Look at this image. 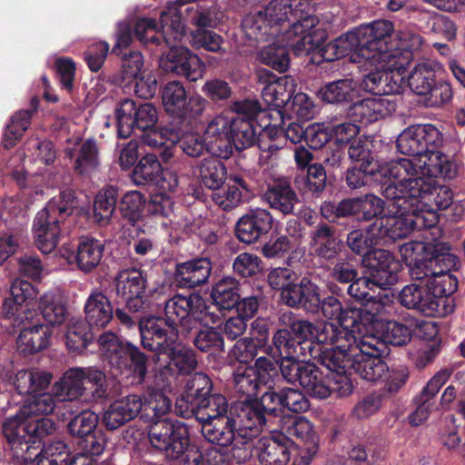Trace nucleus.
Masks as SVG:
<instances>
[{
    "label": "nucleus",
    "mask_w": 465,
    "mask_h": 465,
    "mask_svg": "<svg viewBox=\"0 0 465 465\" xmlns=\"http://www.w3.org/2000/svg\"><path fill=\"white\" fill-rule=\"evenodd\" d=\"M238 282L232 277L218 281L212 288L211 298L220 311H229L235 307L239 294Z\"/></svg>",
    "instance_id": "obj_52"
},
{
    "label": "nucleus",
    "mask_w": 465,
    "mask_h": 465,
    "mask_svg": "<svg viewBox=\"0 0 465 465\" xmlns=\"http://www.w3.org/2000/svg\"><path fill=\"white\" fill-rule=\"evenodd\" d=\"M358 83L351 78L339 79L322 85L319 97L327 104L350 103L359 96Z\"/></svg>",
    "instance_id": "obj_42"
},
{
    "label": "nucleus",
    "mask_w": 465,
    "mask_h": 465,
    "mask_svg": "<svg viewBox=\"0 0 465 465\" xmlns=\"http://www.w3.org/2000/svg\"><path fill=\"white\" fill-rule=\"evenodd\" d=\"M88 322L80 318H72L66 324L65 344L71 351L80 352L94 340Z\"/></svg>",
    "instance_id": "obj_50"
},
{
    "label": "nucleus",
    "mask_w": 465,
    "mask_h": 465,
    "mask_svg": "<svg viewBox=\"0 0 465 465\" xmlns=\"http://www.w3.org/2000/svg\"><path fill=\"white\" fill-rule=\"evenodd\" d=\"M190 19L197 26H215L219 18L203 5V0H176L168 4L161 13L159 31L156 23L151 18H139L134 25L136 37L143 44H160L157 36L161 33L170 50L163 54L159 61L160 67L165 73L175 75L180 65L185 61L189 49L178 45L185 35L184 20Z\"/></svg>",
    "instance_id": "obj_1"
},
{
    "label": "nucleus",
    "mask_w": 465,
    "mask_h": 465,
    "mask_svg": "<svg viewBox=\"0 0 465 465\" xmlns=\"http://www.w3.org/2000/svg\"><path fill=\"white\" fill-rule=\"evenodd\" d=\"M239 404H257L256 409L262 418V430L263 427H270L268 423L272 422V420L277 418V407L282 406V390L280 393L272 391H265L260 400H244L240 401Z\"/></svg>",
    "instance_id": "obj_57"
},
{
    "label": "nucleus",
    "mask_w": 465,
    "mask_h": 465,
    "mask_svg": "<svg viewBox=\"0 0 465 465\" xmlns=\"http://www.w3.org/2000/svg\"><path fill=\"white\" fill-rule=\"evenodd\" d=\"M143 401L141 396L129 394L113 401L102 416L103 424L111 430L133 420L141 412Z\"/></svg>",
    "instance_id": "obj_34"
},
{
    "label": "nucleus",
    "mask_w": 465,
    "mask_h": 465,
    "mask_svg": "<svg viewBox=\"0 0 465 465\" xmlns=\"http://www.w3.org/2000/svg\"><path fill=\"white\" fill-rule=\"evenodd\" d=\"M143 401L141 396L129 394L113 401L102 416L103 424L111 430L133 420L141 412Z\"/></svg>",
    "instance_id": "obj_35"
},
{
    "label": "nucleus",
    "mask_w": 465,
    "mask_h": 465,
    "mask_svg": "<svg viewBox=\"0 0 465 465\" xmlns=\"http://www.w3.org/2000/svg\"><path fill=\"white\" fill-rule=\"evenodd\" d=\"M39 310L50 325H59L66 318V308L61 296L54 292H45L40 297Z\"/></svg>",
    "instance_id": "obj_59"
},
{
    "label": "nucleus",
    "mask_w": 465,
    "mask_h": 465,
    "mask_svg": "<svg viewBox=\"0 0 465 465\" xmlns=\"http://www.w3.org/2000/svg\"><path fill=\"white\" fill-rule=\"evenodd\" d=\"M31 455L33 459L27 462L35 460L36 465H67L69 448L64 441L55 440L45 446L40 452H31Z\"/></svg>",
    "instance_id": "obj_60"
},
{
    "label": "nucleus",
    "mask_w": 465,
    "mask_h": 465,
    "mask_svg": "<svg viewBox=\"0 0 465 465\" xmlns=\"http://www.w3.org/2000/svg\"><path fill=\"white\" fill-rule=\"evenodd\" d=\"M55 407L56 401L53 394L39 391L30 396L17 413H20L21 417L49 415L53 413Z\"/></svg>",
    "instance_id": "obj_63"
},
{
    "label": "nucleus",
    "mask_w": 465,
    "mask_h": 465,
    "mask_svg": "<svg viewBox=\"0 0 465 465\" xmlns=\"http://www.w3.org/2000/svg\"><path fill=\"white\" fill-rule=\"evenodd\" d=\"M383 342L373 333L360 334L343 348L329 349L321 355L328 370L351 368L366 381L377 382L387 376L388 366L381 360Z\"/></svg>",
    "instance_id": "obj_2"
},
{
    "label": "nucleus",
    "mask_w": 465,
    "mask_h": 465,
    "mask_svg": "<svg viewBox=\"0 0 465 465\" xmlns=\"http://www.w3.org/2000/svg\"><path fill=\"white\" fill-rule=\"evenodd\" d=\"M309 0H273L257 13L247 15L242 23L245 37L267 42L270 36L284 35L299 20L309 16Z\"/></svg>",
    "instance_id": "obj_3"
},
{
    "label": "nucleus",
    "mask_w": 465,
    "mask_h": 465,
    "mask_svg": "<svg viewBox=\"0 0 465 465\" xmlns=\"http://www.w3.org/2000/svg\"><path fill=\"white\" fill-rule=\"evenodd\" d=\"M35 312L28 311L25 316L18 315L15 322L24 326L17 337V350L24 355L35 353L47 347L51 337L48 325L40 322L39 319L34 320Z\"/></svg>",
    "instance_id": "obj_27"
},
{
    "label": "nucleus",
    "mask_w": 465,
    "mask_h": 465,
    "mask_svg": "<svg viewBox=\"0 0 465 465\" xmlns=\"http://www.w3.org/2000/svg\"><path fill=\"white\" fill-rule=\"evenodd\" d=\"M376 22L389 24L390 30L377 38V42L371 43V59L378 62L381 67L406 72L407 66L413 59V53L419 51L423 44L421 35L415 28L405 26L392 36L393 25L391 21L377 20ZM365 53L369 54L370 51L365 49Z\"/></svg>",
    "instance_id": "obj_10"
},
{
    "label": "nucleus",
    "mask_w": 465,
    "mask_h": 465,
    "mask_svg": "<svg viewBox=\"0 0 465 465\" xmlns=\"http://www.w3.org/2000/svg\"><path fill=\"white\" fill-rule=\"evenodd\" d=\"M400 198L387 199V213L371 225V233L380 241L387 238L396 241L409 236L414 231L412 220L407 212L398 208L393 212L392 205L400 203Z\"/></svg>",
    "instance_id": "obj_25"
},
{
    "label": "nucleus",
    "mask_w": 465,
    "mask_h": 465,
    "mask_svg": "<svg viewBox=\"0 0 465 465\" xmlns=\"http://www.w3.org/2000/svg\"><path fill=\"white\" fill-rule=\"evenodd\" d=\"M85 321L92 326L105 327L113 318V307L109 299L99 291H93L84 305Z\"/></svg>",
    "instance_id": "obj_45"
},
{
    "label": "nucleus",
    "mask_w": 465,
    "mask_h": 465,
    "mask_svg": "<svg viewBox=\"0 0 465 465\" xmlns=\"http://www.w3.org/2000/svg\"><path fill=\"white\" fill-rule=\"evenodd\" d=\"M310 238L311 250L315 255L325 260L332 259L336 255L338 244L327 224H319L311 232Z\"/></svg>",
    "instance_id": "obj_55"
},
{
    "label": "nucleus",
    "mask_w": 465,
    "mask_h": 465,
    "mask_svg": "<svg viewBox=\"0 0 465 465\" xmlns=\"http://www.w3.org/2000/svg\"><path fill=\"white\" fill-rule=\"evenodd\" d=\"M117 134L119 137H129L134 129L150 130L158 121L157 108L152 103L136 105L132 99H124L115 107Z\"/></svg>",
    "instance_id": "obj_21"
},
{
    "label": "nucleus",
    "mask_w": 465,
    "mask_h": 465,
    "mask_svg": "<svg viewBox=\"0 0 465 465\" xmlns=\"http://www.w3.org/2000/svg\"><path fill=\"white\" fill-rule=\"evenodd\" d=\"M381 172L385 176L393 177L390 184H404L411 180H420L419 183H429L431 192L434 183L432 178L454 179L458 174V165L448 155L438 151V148L430 147L418 162L392 160Z\"/></svg>",
    "instance_id": "obj_6"
},
{
    "label": "nucleus",
    "mask_w": 465,
    "mask_h": 465,
    "mask_svg": "<svg viewBox=\"0 0 465 465\" xmlns=\"http://www.w3.org/2000/svg\"><path fill=\"white\" fill-rule=\"evenodd\" d=\"M254 448L259 460L264 465H286L291 460L293 441L276 432L259 439Z\"/></svg>",
    "instance_id": "obj_31"
},
{
    "label": "nucleus",
    "mask_w": 465,
    "mask_h": 465,
    "mask_svg": "<svg viewBox=\"0 0 465 465\" xmlns=\"http://www.w3.org/2000/svg\"><path fill=\"white\" fill-rule=\"evenodd\" d=\"M279 434H283L289 439L291 437L301 440L303 446H319L318 436L316 435L312 422L302 416L288 415L279 419Z\"/></svg>",
    "instance_id": "obj_41"
},
{
    "label": "nucleus",
    "mask_w": 465,
    "mask_h": 465,
    "mask_svg": "<svg viewBox=\"0 0 465 465\" xmlns=\"http://www.w3.org/2000/svg\"><path fill=\"white\" fill-rule=\"evenodd\" d=\"M143 401L141 396L129 394L113 401L102 416L103 424L111 430L133 420L141 412Z\"/></svg>",
    "instance_id": "obj_33"
},
{
    "label": "nucleus",
    "mask_w": 465,
    "mask_h": 465,
    "mask_svg": "<svg viewBox=\"0 0 465 465\" xmlns=\"http://www.w3.org/2000/svg\"><path fill=\"white\" fill-rule=\"evenodd\" d=\"M257 81L263 85L262 98L268 107H272L268 116L282 120V108L291 99L296 89V83L292 76H277L265 68L256 72Z\"/></svg>",
    "instance_id": "obj_20"
},
{
    "label": "nucleus",
    "mask_w": 465,
    "mask_h": 465,
    "mask_svg": "<svg viewBox=\"0 0 465 465\" xmlns=\"http://www.w3.org/2000/svg\"><path fill=\"white\" fill-rule=\"evenodd\" d=\"M211 389L207 375L194 373L187 380L184 391L176 401L175 412L184 418L193 414L202 426L229 414L226 398L221 394L209 395Z\"/></svg>",
    "instance_id": "obj_8"
},
{
    "label": "nucleus",
    "mask_w": 465,
    "mask_h": 465,
    "mask_svg": "<svg viewBox=\"0 0 465 465\" xmlns=\"http://www.w3.org/2000/svg\"><path fill=\"white\" fill-rule=\"evenodd\" d=\"M232 115L218 114L207 124L204 132L209 152L219 158H228L232 153L230 136L232 134Z\"/></svg>",
    "instance_id": "obj_32"
},
{
    "label": "nucleus",
    "mask_w": 465,
    "mask_h": 465,
    "mask_svg": "<svg viewBox=\"0 0 465 465\" xmlns=\"http://www.w3.org/2000/svg\"><path fill=\"white\" fill-rule=\"evenodd\" d=\"M117 298L129 311L136 312L144 306L146 280L137 269H127L118 272L114 280Z\"/></svg>",
    "instance_id": "obj_28"
},
{
    "label": "nucleus",
    "mask_w": 465,
    "mask_h": 465,
    "mask_svg": "<svg viewBox=\"0 0 465 465\" xmlns=\"http://www.w3.org/2000/svg\"><path fill=\"white\" fill-rule=\"evenodd\" d=\"M11 297L6 298L3 304V314L7 318L18 315L25 316L29 310L24 311V307L33 304L38 292L32 283L27 281L15 279L10 286Z\"/></svg>",
    "instance_id": "obj_39"
},
{
    "label": "nucleus",
    "mask_w": 465,
    "mask_h": 465,
    "mask_svg": "<svg viewBox=\"0 0 465 465\" xmlns=\"http://www.w3.org/2000/svg\"><path fill=\"white\" fill-rule=\"evenodd\" d=\"M416 326L417 322L412 318L406 319L404 323L386 321L385 323H381V339H379L383 344L386 342L395 346L405 345L411 341L412 331Z\"/></svg>",
    "instance_id": "obj_53"
},
{
    "label": "nucleus",
    "mask_w": 465,
    "mask_h": 465,
    "mask_svg": "<svg viewBox=\"0 0 465 465\" xmlns=\"http://www.w3.org/2000/svg\"><path fill=\"white\" fill-rule=\"evenodd\" d=\"M98 345L104 360L114 369L121 372L129 367L131 348L134 345L122 340L115 333L106 331L100 335Z\"/></svg>",
    "instance_id": "obj_38"
},
{
    "label": "nucleus",
    "mask_w": 465,
    "mask_h": 465,
    "mask_svg": "<svg viewBox=\"0 0 465 465\" xmlns=\"http://www.w3.org/2000/svg\"><path fill=\"white\" fill-rule=\"evenodd\" d=\"M361 66L373 67L375 71L364 76L362 88L377 97L401 94L405 86V72L402 70L381 67L379 64H361Z\"/></svg>",
    "instance_id": "obj_26"
},
{
    "label": "nucleus",
    "mask_w": 465,
    "mask_h": 465,
    "mask_svg": "<svg viewBox=\"0 0 465 465\" xmlns=\"http://www.w3.org/2000/svg\"><path fill=\"white\" fill-rule=\"evenodd\" d=\"M252 445L227 447H211L204 454L198 451L188 456L187 465H233L234 461L240 463L252 456Z\"/></svg>",
    "instance_id": "obj_30"
},
{
    "label": "nucleus",
    "mask_w": 465,
    "mask_h": 465,
    "mask_svg": "<svg viewBox=\"0 0 465 465\" xmlns=\"http://www.w3.org/2000/svg\"><path fill=\"white\" fill-rule=\"evenodd\" d=\"M272 216L269 211L257 208L241 217L236 224V235L245 243H252L267 234L272 226Z\"/></svg>",
    "instance_id": "obj_36"
},
{
    "label": "nucleus",
    "mask_w": 465,
    "mask_h": 465,
    "mask_svg": "<svg viewBox=\"0 0 465 465\" xmlns=\"http://www.w3.org/2000/svg\"><path fill=\"white\" fill-rule=\"evenodd\" d=\"M76 207L74 193L66 189L52 198L45 208L36 214L33 232L35 245L43 253H50L55 249L60 239L59 223L72 214Z\"/></svg>",
    "instance_id": "obj_13"
},
{
    "label": "nucleus",
    "mask_w": 465,
    "mask_h": 465,
    "mask_svg": "<svg viewBox=\"0 0 465 465\" xmlns=\"http://www.w3.org/2000/svg\"><path fill=\"white\" fill-rule=\"evenodd\" d=\"M200 176L203 183L207 188L215 191L223 184L226 177V169L218 158H205L200 166Z\"/></svg>",
    "instance_id": "obj_62"
},
{
    "label": "nucleus",
    "mask_w": 465,
    "mask_h": 465,
    "mask_svg": "<svg viewBox=\"0 0 465 465\" xmlns=\"http://www.w3.org/2000/svg\"><path fill=\"white\" fill-rule=\"evenodd\" d=\"M318 25V17L309 15L294 23L283 36H270L268 41L272 40V43L260 51L261 61L278 72L286 71L290 64L288 48L295 55L308 54L315 50L317 46L312 37L322 31Z\"/></svg>",
    "instance_id": "obj_5"
},
{
    "label": "nucleus",
    "mask_w": 465,
    "mask_h": 465,
    "mask_svg": "<svg viewBox=\"0 0 465 465\" xmlns=\"http://www.w3.org/2000/svg\"><path fill=\"white\" fill-rule=\"evenodd\" d=\"M329 375L322 371L313 363H309L303 371V376L300 385L304 391L312 397L317 399H326L331 395V389L328 387Z\"/></svg>",
    "instance_id": "obj_54"
},
{
    "label": "nucleus",
    "mask_w": 465,
    "mask_h": 465,
    "mask_svg": "<svg viewBox=\"0 0 465 465\" xmlns=\"http://www.w3.org/2000/svg\"><path fill=\"white\" fill-rule=\"evenodd\" d=\"M365 275L354 279L348 287V293L359 301H371L374 287L386 289L398 281L401 263L386 250L376 249L367 252L362 260Z\"/></svg>",
    "instance_id": "obj_12"
},
{
    "label": "nucleus",
    "mask_w": 465,
    "mask_h": 465,
    "mask_svg": "<svg viewBox=\"0 0 465 465\" xmlns=\"http://www.w3.org/2000/svg\"><path fill=\"white\" fill-rule=\"evenodd\" d=\"M211 272L212 263L209 259H195L177 265L175 280L181 287L193 288L206 282Z\"/></svg>",
    "instance_id": "obj_40"
},
{
    "label": "nucleus",
    "mask_w": 465,
    "mask_h": 465,
    "mask_svg": "<svg viewBox=\"0 0 465 465\" xmlns=\"http://www.w3.org/2000/svg\"><path fill=\"white\" fill-rule=\"evenodd\" d=\"M323 316L329 320H336L337 322H331L340 332L339 336H345L346 341L337 342L336 346L331 349L343 348L355 337L361 334L359 319L363 316V312L355 308H343L341 302L333 297L328 296L323 299L320 305ZM330 323V322H328Z\"/></svg>",
    "instance_id": "obj_22"
},
{
    "label": "nucleus",
    "mask_w": 465,
    "mask_h": 465,
    "mask_svg": "<svg viewBox=\"0 0 465 465\" xmlns=\"http://www.w3.org/2000/svg\"><path fill=\"white\" fill-rule=\"evenodd\" d=\"M104 244L94 238L80 241L77 246V266L84 272H90L101 262Z\"/></svg>",
    "instance_id": "obj_56"
},
{
    "label": "nucleus",
    "mask_w": 465,
    "mask_h": 465,
    "mask_svg": "<svg viewBox=\"0 0 465 465\" xmlns=\"http://www.w3.org/2000/svg\"><path fill=\"white\" fill-rule=\"evenodd\" d=\"M161 356L165 357L163 360L162 365L166 367L165 364L172 363L176 366L181 372H190L197 366V360L194 352L183 346L182 343L179 342V340L174 341L173 344L168 345L160 353H155L154 361L156 362L160 361Z\"/></svg>",
    "instance_id": "obj_49"
},
{
    "label": "nucleus",
    "mask_w": 465,
    "mask_h": 465,
    "mask_svg": "<svg viewBox=\"0 0 465 465\" xmlns=\"http://www.w3.org/2000/svg\"><path fill=\"white\" fill-rule=\"evenodd\" d=\"M383 290L382 294L381 292L377 296L373 294V298L368 301L370 302L368 309H360L363 312L362 318L359 319L361 334L369 333L366 322L372 320L377 325H381L385 320L383 317L392 314L395 311L393 294L387 291V288Z\"/></svg>",
    "instance_id": "obj_44"
},
{
    "label": "nucleus",
    "mask_w": 465,
    "mask_h": 465,
    "mask_svg": "<svg viewBox=\"0 0 465 465\" xmlns=\"http://www.w3.org/2000/svg\"><path fill=\"white\" fill-rule=\"evenodd\" d=\"M84 374L81 367L68 369L59 381L54 382L53 389L55 396L61 401H75L80 399L84 391Z\"/></svg>",
    "instance_id": "obj_47"
},
{
    "label": "nucleus",
    "mask_w": 465,
    "mask_h": 465,
    "mask_svg": "<svg viewBox=\"0 0 465 465\" xmlns=\"http://www.w3.org/2000/svg\"><path fill=\"white\" fill-rule=\"evenodd\" d=\"M432 246L429 242H408L400 246V253L402 260L410 267V272L413 279L435 273L440 267H444L446 262L454 265L455 257L443 252L430 254Z\"/></svg>",
    "instance_id": "obj_18"
},
{
    "label": "nucleus",
    "mask_w": 465,
    "mask_h": 465,
    "mask_svg": "<svg viewBox=\"0 0 465 465\" xmlns=\"http://www.w3.org/2000/svg\"><path fill=\"white\" fill-rule=\"evenodd\" d=\"M276 375L275 364L267 357H259L254 366H239L233 374L234 388L237 392L252 400L257 395L261 386H267Z\"/></svg>",
    "instance_id": "obj_24"
},
{
    "label": "nucleus",
    "mask_w": 465,
    "mask_h": 465,
    "mask_svg": "<svg viewBox=\"0 0 465 465\" xmlns=\"http://www.w3.org/2000/svg\"><path fill=\"white\" fill-rule=\"evenodd\" d=\"M257 137V131L250 120H245L242 116H234L232 125V134L230 136V145L232 150V144L235 149L241 151L254 144Z\"/></svg>",
    "instance_id": "obj_58"
},
{
    "label": "nucleus",
    "mask_w": 465,
    "mask_h": 465,
    "mask_svg": "<svg viewBox=\"0 0 465 465\" xmlns=\"http://www.w3.org/2000/svg\"><path fill=\"white\" fill-rule=\"evenodd\" d=\"M162 102L168 114L179 118L198 116L207 104V101L199 94L188 97L185 87L179 81H170L163 86Z\"/></svg>",
    "instance_id": "obj_23"
},
{
    "label": "nucleus",
    "mask_w": 465,
    "mask_h": 465,
    "mask_svg": "<svg viewBox=\"0 0 465 465\" xmlns=\"http://www.w3.org/2000/svg\"><path fill=\"white\" fill-rule=\"evenodd\" d=\"M395 110V104L386 97L365 98L353 103L348 115L354 123L369 124L376 122Z\"/></svg>",
    "instance_id": "obj_37"
},
{
    "label": "nucleus",
    "mask_w": 465,
    "mask_h": 465,
    "mask_svg": "<svg viewBox=\"0 0 465 465\" xmlns=\"http://www.w3.org/2000/svg\"><path fill=\"white\" fill-rule=\"evenodd\" d=\"M390 30V25L382 22H372L356 31L348 32L333 41L322 45L319 40L314 41L316 48L312 53H317L325 61H334L348 56L352 63L379 64L365 53V49L371 51V43L377 42Z\"/></svg>",
    "instance_id": "obj_9"
},
{
    "label": "nucleus",
    "mask_w": 465,
    "mask_h": 465,
    "mask_svg": "<svg viewBox=\"0 0 465 465\" xmlns=\"http://www.w3.org/2000/svg\"><path fill=\"white\" fill-rule=\"evenodd\" d=\"M450 268V264L440 267L435 273L404 286L399 293L401 304L427 316L438 313L440 306L446 301L445 297L457 286L456 279L449 272Z\"/></svg>",
    "instance_id": "obj_7"
},
{
    "label": "nucleus",
    "mask_w": 465,
    "mask_h": 465,
    "mask_svg": "<svg viewBox=\"0 0 465 465\" xmlns=\"http://www.w3.org/2000/svg\"><path fill=\"white\" fill-rule=\"evenodd\" d=\"M147 433L152 447L164 451L173 459L183 454L189 445L188 429L176 419L153 420Z\"/></svg>",
    "instance_id": "obj_17"
},
{
    "label": "nucleus",
    "mask_w": 465,
    "mask_h": 465,
    "mask_svg": "<svg viewBox=\"0 0 465 465\" xmlns=\"http://www.w3.org/2000/svg\"><path fill=\"white\" fill-rule=\"evenodd\" d=\"M442 142V134L433 124L409 126L399 134L396 143L398 151L410 158L399 160L418 162L430 147L439 148Z\"/></svg>",
    "instance_id": "obj_19"
},
{
    "label": "nucleus",
    "mask_w": 465,
    "mask_h": 465,
    "mask_svg": "<svg viewBox=\"0 0 465 465\" xmlns=\"http://www.w3.org/2000/svg\"><path fill=\"white\" fill-rule=\"evenodd\" d=\"M272 341L274 348H265V352L270 355V359L277 369L279 360L283 357H303L307 358L306 348L292 337L287 330H278L273 337Z\"/></svg>",
    "instance_id": "obj_43"
},
{
    "label": "nucleus",
    "mask_w": 465,
    "mask_h": 465,
    "mask_svg": "<svg viewBox=\"0 0 465 465\" xmlns=\"http://www.w3.org/2000/svg\"><path fill=\"white\" fill-rule=\"evenodd\" d=\"M441 65L433 61L420 63L411 70L408 77V85L418 95H424L431 90L436 82V74Z\"/></svg>",
    "instance_id": "obj_48"
},
{
    "label": "nucleus",
    "mask_w": 465,
    "mask_h": 465,
    "mask_svg": "<svg viewBox=\"0 0 465 465\" xmlns=\"http://www.w3.org/2000/svg\"><path fill=\"white\" fill-rule=\"evenodd\" d=\"M292 332L299 339L307 351V356L319 358L323 351L336 346L337 342L346 341L345 336H339V331L325 321L312 322L305 320L296 321L291 325Z\"/></svg>",
    "instance_id": "obj_16"
},
{
    "label": "nucleus",
    "mask_w": 465,
    "mask_h": 465,
    "mask_svg": "<svg viewBox=\"0 0 465 465\" xmlns=\"http://www.w3.org/2000/svg\"><path fill=\"white\" fill-rule=\"evenodd\" d=\"M165 319L154 316H146L139 321L142 345L144 349L160 353L179 340L178 329L169 327L167 331L163 327Z\"/></svg>",
    "instance_id": "obj_29"
},
{
    "label": "nucleus",
    "mask_w": 465,
    "mask_h": 465,
    "mask_svg": "<svg viewBox=\"0 0 465 465\" xmlns=\"http://www.w3.org/2000/svg\"><path fill=\"white\" fill-rule=\"evenodd\" d=\"M272 121L264 125V132L272 138L276 139L280 135H283L292 143H298L305 137V129L298 123L292 122L285 128L283 124V116L281 119L276 117L271 118Z\"/></svg>",
    "instance_id": "obj_64"
},
{
    "label": "nucleus",
    "mask_w": 465,
    "mask_h": 465,
    "mask_svg": "<svg viewBox=\"0 0 465 465\" xmlns=\"http://www.w3.org/2000/svg\"><path fill=\"white\" fill-rule=\"evenodd\" d=\"M52 380L47 371L35 370L18 371L15 378V387L20 394L34 395L45 390Z\"/></svg>",
    "instance_id": "obj_51"
},
{
    "label": "nucleus",
    "mask_w": 465,
    "mask_h": 465,
    "mask_svg": "<svg viewBox=\"0 0 465 465\" xmlns=\"http://www.w3.org/2000/svg\"><path fill=\"white\" fill-rule=\"evenodd\" d=\"M257 404H239L213 421L202 426L203 437L210 442L227 447L252 445V440L261 432L262 418Z\"/></svg>",
    "instance_id": "obj_4"
},
{
    "label": "nucleus",
    "mask_w": 465,
    "mask_h": 465,
    "mask_svg": "<svg viewBox=\"0 0 465 465\" xmlns=\"http://www.w3.org/2000/svg\"><path fill=\"white\" fill-rule=\"evenodd\" d=\"M262 200L268 203L271 208L283 214L292 213L295 204L299 203L296 193L286 182H279L270 185L262 194Z\"/></svg>",
    "instance_id": "obj_46"
},
{
    "label": "nucleus",
    "mask_w": 465,
    "mask_h": 465,
    "mask_svg": "<svg viewBox=\"0 0 465 465\" xmlns=\"http://www.w3.org/2000/svg\"><path fill=\"white\" fill-rule=\"evenodd\" d=\"M55 430L56 424L51 419L21 417L20 413L7 418L3 424V433L11 446L14 456L24 462L31 460V450H38L42 440Z\"/></svg>",
    "instance_id": "obj_11"
},
{
    "label": "nucleus",
    "mask_w": 465,
    "mask_h": 465,
    "mask_svg": "<svg viewBox=\"0 0 465 465\" xmlns=\"http://www.w3.org/2000/svg\"><path fill=\"white\" fill-rule=\"evenodd\" d=\"M420 180H411L404 184H387L382 189L385 199L400 198V203L392 205L398 210L401 209L409 213L412 220V226L421 230L434 227L439 222V215L435 211L427 208L424 202L430 192L429 183H419Z\"/></svg>",
    "instance_id": "obj_14"
},
{
    "label": "nucleus",
    "mask_w": 465,
    "mask_h": 465,
    "mask_svg": "<svg viewBox=\"0 0 465 465\" xmlns=\"http://www.w3.org/2000/svg\"><path fill=\"white\" fill-rule=\"evenodd\" d=\"M165 324L168 327L189 332L200 325L216 324L221 313L212 310L206 301L198 294L175 295L165 302Z\"/></svg>",
    "instance_id": "obj_15"
},
{
    "label": "nucleus",
    "mask_w": 465,
    "mask_h": 465,
    "mask_svg": "<svg viewBox=\"0 0 465 465\" xmlns=\"http://www.w3.org/2000/svg\"><path fill=\"white\" fill-rule=\"evenodd\" d=\"M162 165L153 153H146L141 158L133 171V178L137 184H154L160 180Z\"/></svg>",
    "instance_id": "obj_61"
}]
</instances>
